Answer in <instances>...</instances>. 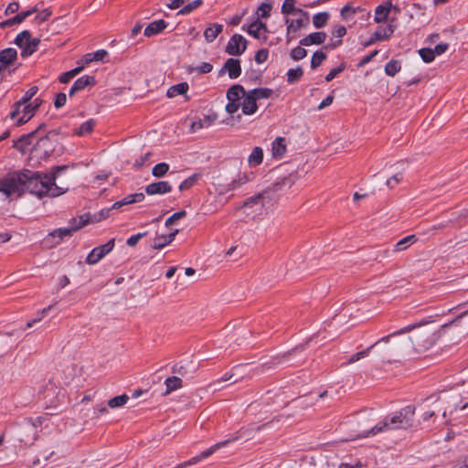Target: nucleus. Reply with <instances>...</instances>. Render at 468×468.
Returning a JSON list of instances; mask_svg holds the SVG:
<instances>
[{"instance_id":"37998d69","label":"nucleus","mask_w":468,"mask_h":468,"mask_svg":"<svg viewBox=\"0 0 468 468\" xmlns=\"http://www.w3.org/2000/svg\"><path fill=\"white\" fill-rule=\"evenodd\" d=\"M360 7H353L350 5H346L341 9V16L344 20H348L353 17L358 11H360Z\"/></svg>"},{"instance_id":"ea45409f","label":"nucleus","mask_w":468,"mask_h":468,"mask_svg":"<svg viewBox=\"0 0 468 468\" xmlns=\"http://www.w3.org/2000/svg\"><path fill=\"white\" fill-rule=\"evenodd\" d=\"M129 400V397L126 394H122L121 396H116L111 399L108 400L107 405L112 408H119L127 403Z\"/></svg>"},{"instance_id":"20e7f679","label":"nucleus","mask_w":468,"mask_h":468,"mask_svg":"<svg viewBox=\"0 0 468 468\" xmlns=\"http://www.w3.org/2000/svg\"><path fill=\"white\" fill-rule=\"evenodd\" d=\"M55 150V144L49 136L47 134L40 137L34 144L31 153L30 160L36 159L37 162L44 160L50 156Z\"/></svg>"},{"instance_id":"f8f14e48","label":"nucleus","mask_w":468,"mask_h":468,"mask_svg":"<svg viewBox=\"0 0 468 468\" xmlns=\"http://www.w3.org/2000/svg\"><path fill=\"white\" fill-rule=\"evenodd\" d=\"M286 27V40L287 43H290L292 39L296 37V33L302 29L306 27L309 25V19H285Z\"/></svg>"},{"instance_id":"9b49d317","label":"nucleus","mask_w":468,"mask_h":468,"mask_svg":"<svg viewBox=\"0 0 468 468\" xmlns=\"http://www.w3.org/2000/svg\"><path fill=\"white\" fill-rule=\"evenodd\" d=\"M247 48V40L239 34H234L229 40L226 52L232 56H240Z\"/></svg>"},{"instance_id":"603ef678","label":"nucleus","mask_w":468,"mask_h":468,"mask_svg":"<svg viewBox=\"0 0 468 468\" xmlns=\"http://www.w3.org/2000/svg\"><path fill=\"white\" fill-rule=\"evenodd\" d=\"M213 66L208 62H203L196 68H190L189 72H197L198 74H206L211 72Z\"/></svg>"},{"instance_id":"4d7b16f0","label":"nucleus","mask_w":468,"mask_h":468,"mask_svg":"<svg viewBox=\"0 0 468 468\" xmlns=\"http://www.w3.org/2000/svg\"><path fill=\"white\" fill-rule=\"evenodd\" d=\"M186 216V212L185 210H180L178 212L174 213L171 217H169L165 220V224L166 227H169V226L173 225L174 223H176L177 220L185 218Z\"/></svg>"},{"instance_id":"bf43d9fd","label":"nucleus","mask_w":468,"mask_h":468,"mask_svg":"<svg viewBox=\"0 0 468 468\" xmlns=\"http://www.w3.org/2000/svg\"><path fill=\"white\" fill-rule=\"evenodd\" d=\"M268 58H269V51H268V49L261 48V49H259L255 53L254 59H255L256 63L261 64V63L265 62L268 59Z\"/></svg>"},{"instance_id":"a211bd4d","label":"nucleus","mask_w":468,"mask_h":468,"mask_svg":"<svg viewBox=\"0 0 468 468\" xmlns=\"http://www.w3.org/2000/svg\"><path fill=\"white\" fill-rule=\"evenodd\" d=\"M172 191V186L168 181H158L145 186L147 195H164Z\"/></svg>"},{"instance_id":"c03bdc74","label":"nucleus","mask_w":468,"mask_h":468,"mask_svg":"<svg viewBox=\"0 0 468 468\" xmlns=\"http://www.w3.org/2000/svg\"><path fill=\"white\" fill-rule=\"evenodd\" d=\"M326 59V54L321 50L319 51H315L313 56H312V59H311V68L312 69H316L317 67H319L323 62L324 60Z\"/></svg>"},{"instance_id":"052dcab7","label":"nucleus","mask_w":468,"mask_h":468,"mask_svg":"<svg viewBox=\"0 0 468 468\" xmlns=\"http://www.w3.org/2000/svg\"><path fill=\"white\" fill-rule=\"evenodd\" d=\"M168 244L169 243L166 239L165 235H158L154 239L153 248L155 250H160Z\"/></svg>"},{"instance_id":"3c124183","label":"nucleus","mask_w":468,"mask_h":468,"mask_svg":"<svg viewBox=\"0 0 468 468\" xmlns=\"http://www.w3.org/2000/svg\"><path fill=\"white\" fill-rule=\"evenodd\" d=\"M468 314V311H465L463 312V314H461L459 316H457L455 319H453L452 321H451L450 323H447V324H444L443 325H441V327L440 328L439 330V334L440 335H444L446 334L447 332V329L455 324V325H459L460 323H461V319L462 317L465 316L466 314Z\"/></svg>"},{"instance_id":"0e129e2a","label":"nucleus","mask_w":468,"mask_h":468,"mask_svg":"<svg viewBox=\"0 0 468 468\" xmlns=\"http://www.w3.org/2000/svg\"><path fill=\"white\" fill-rule=\"evenodd\" d=\"M403 178V176L401 173H398L396 175H394L393 176H391L390 178H388L386 182V185L389 187V188H393L396 185H398Z\"/></svg>"},{"instance_id":"f3484780","label":"nucleus","mask_w":468,"mask_h":468,"mask_svg":"<svg viewBox=\"0 0 468 468\" xmlns=\"http://www.w3.org/2000/svg\"><path fill=\"white\" fill-rule=\"evenodd\" d=\"M95 84L96 80L93 76L84 75L74 81L69 91V96L72 97L77 92L83 90L86 87L94 86Z\"/></svg>"},{"instance_id":"5701e85b","label":"nucleus","mask_w":468,"mask_h":468,"mask_svg":"<svg viewBox=\"0 0 468 468\" xmlns=\"http://www.w3.org/2000/svg\"><path fill=\"white\" fill-rule=\"evenodd\" d=\"M326 37L327 35L324 31L311 33L300 40V46L321 45L325 41Z\"/></svg>"},{"instance_id":"393cba45","label":"nucleus","mask_w":468,"mask_h":468,"mask_svg":"<svg viewBox=\"0 0 468 468\" xmlns=\"http://www.w3.org/2000/svg\"><path fill=\"white\" fill-rule=\"evenodd\" d=\"M392 8V3L387 1L382 5H379L375 9L374 21L376 23H383L388 19V16Z\"/></svg>"},{"instance_id":"6ab92c4d","label":"nucleus","mask_w":468,"mask_h":468,"mask_svg":"<svg viewBox=\"0 0 468 468\" xmlns=\"http://www.w3.org/2000/svg\"><path fill=\"white\" fill-rule=\"evenodd\" d=\"M37 11V7L34 6V7H32V8L27 10V11L20 12L17 15H16L14 17L0 22V28H5V27H12V26H14L16 24H20L26 18H27L28 16H30L31 15H33Z\"/></svg>"},{"instance_id":"09e8293b","label":"nucleus","mask_w":468,"mask_h":468,"mask_svg":"<svg viewBox=\"0 0 468 468\" xmlns=\"http://www.w3.org/2000/svg\"><path fill=\"white\" fill-rule=\"evenodd\" d=\"M419 54H420V58H422V60L426 63H430V62L433 61V59L435 58L434 51L432 50V48H420L419 50Z\"/></svg>"},{"instance_id":"79ce46f5","label":"nucleus","mask_w":468,"mask_h":468,"mask_svg":"<svg viewBox=\"0 0 468 468\" xmlns=\"http://www.w3.org/2000/svg\"><path fill=\"white\" fill-rule=\"evenodd\" d=\"M169 170V165L166 163H159L155 165L152 169V175L154 177H163L166 175Z\"/></svg>"},{"instance_id":"864d4df0","label":"nucleus","mask_w":468,"mask_h":468,"mask_svg":"<svg viewBox=\"0 0 468 468\" xmlns=\"http://www.w3.org/2000/svg\"><path fill=\"white\" fill-rule=\"evenodd\" d=\"M306 55H307L306 49L302 47H296V48H292L290 53L291 58L295 61L303 59V58L306 57Z\"/></svg>"},{"instance_id":"0eeeda50","label":"nucleus","mask_w":468,"mask_h":468,"mask_svg":"<svg viewBox=\"0 0 468 468\" xmlns=\"http://www.w3.org/2000/svg\"><path fill=\"white\" fill-rule=\"evenodd\" d=\"M246 90L243 86L239 84H234L227 90L228 103L226 105V112L229 114H233L240 108V101L246 95Z\"/></svg>"},{"instance_id":"de8ad7c7","label":"nucleus","mask_w":468,"mask_h":468,"mask_svg":"<svg viewBox=\"0 0 468 468\" xmlns=\"http://www.w3.org/2000/svg\"><path fill=\"white\" fill-rule=\"evenodd\" d=\"M295 3L296 0H284L281 9L282 13L283 15L294 14L297 9L295 7Z\"/></svg>"},{"instance_id":"e433bc0d","label":"nucleus","mask_w":468,"mask_h":468,"mask_svg":"<svg viewBox=\"0 0 468 468\" xmlns=\"http://www.w3.org/2000/svg\"><path fill=\"white\" fill-rule=\"evenodd\" d=\"M251 95L255 97L256 101L261 99H268L270 98L273 91L269 88H256L250 90Z\"/></svg>"},{"instance_id":"2f4dec72","label":"nucleus","mask_w":468,"mask_h":468,"mask_svg":"<svg viewBox=\"0 0 468 468\" xmlns=\"http://www.w3.org/2000/svg\"><path fill=\"white\" fill-rule=\"evenodd\" d=\"M418 240L416 235H409L400 240H399L395 245L393 250L395 252L402 251L410 247L411 244H414Z\"/></svg>"},{"instance_id":"39448f33","label":"nucleus","mask_w":468,"mask_h":468,"mask_svg":"<svg viewBox=\"0 0 468 468\" xmlns=\"http://www.w3.org/2000/svg\"><path fill=\"white\" fill-rule=\"evenodd\" d=\"M87 219L82 220L80 219V223L78 225H72L68 228H59L49 234L44 239V242L48 244L49 247H54L60 243V241L65 237H70L73 232L80 229L82 227L87 225Z\"/></svg>"},{"instance_id":"4c0bfd02","label":"nucleus","mask_w":468,"mask_h":468,"mask_svg":"<svg viewBox=\"0 0 468 468\" xmlns=\"http://www.w3.org/2000/svg\"><path fill=\"white\" fill-rule=\"evenodd\" d=\"M303 75V70L301 67H297L296 69H290L287 71V82L290 84H293L299 81Z\"/></svg>"},{"instance_id":"ddd939ff","label":"nucleus","mask_w":468,"mask_h":468,"mask_svg":"<svg viewBox=\"0 0 468 468\" xmlns=\"http://www.w3.org/2000/svg\"><path fill=\"white\" fill-rule=\"evenodd\" d=\"M41 101L39 99L35 100V104H24L22 110L20 109V114L15 119L16 125H22L27 122L36 113L38 107L40 106Z\"/></svg>"},{"instance_id":"5fc2aeb1","label":"nucleus","mask_w":468,"mask_h":468,"mask_svg":"<svg viewBox=\"0 0 468 468\" xmlns=\"http://www.w3.org/2000/svg\"><path fill=\"white\" fill-rule=\"evenodd\" d=\"M271 5L267 3H262L257 10L258 18H267L271 16Z\"/></svg>"},{"instance_id":"473e14b6","label":"nucleus","mask_w":468,"mask_h":468,"mask_svg":"<svg viewBox=\"0 0 468 468\" xmlns=\"http://www.w3.org/2000/svg\"><path fill=\"white\" fill-rule=\"evenodd\" d=\"M263 151L261 147L256 146L253 148L251 154L249 155L248 162L251 167L258 166L262 163Z\"/></svg>"},{"instance_id":"e2e57ef3","label":"nucleus","mask_w":468,"mask_h":468,"mask_svg":"<svg viewBox=\"0 0 468 468\" xmlns=\"http://www.w3.org/2000/svg\"><path fill=\"white\" fill-rule=\"evenodd\" d=\"M52 15V11L50 8H46L42 10L36 16V20L41 24L48 19V17Z\"/></svg>"},{"instance_id":"49530a36","label":"nucleus","mask_w":468,"mask_h":468,"mask_svg":"<svg viewBox=\"0 0 468 468\" xmlns=\"http://www.w3.org/2000/svg\"><path fill=\"white\" fill-rule=\"evenodd\" d=\"M203 4L202 0H194L191 3H188L187 5H184L182 9L179 11V14L181 15H187L194 11L195 9L201 6Z\"/></svg>"},{"instance_id":"a19ab883","label":"nucleus","mask_w":468,"mask_h":468,"mask_svg":"<svg viewBox=\"0 0 468 468\" xmlns=\"http://www.w3.org/2000/svg\"><path fill=\"white\" fill-rule=\"evenodd\" d=\"M112 209L113 208H112V207H109V208H102L98 213H95L93 215H90V223L100 222V221H101L103 219H106L107 218H109L110 212Z\"/></svg>"},{"instance_id":"dca6fc26","label":"nucleus","mask_w":468,"mask_h":468,"mask_svg":"<svg viewBox=\"0 0 468 468\" xmlns=\"http://www.w3.org/2000/svg\"><path fill=\"white\" fill-rule=\"evenodd\" d=\"M269 189H266L261 193H258L249 198H247L241 207L247 208H255L254 211L261 210L264 207L263 199L268 197Z\"/></svg>"},{"instance_id":"2eb2a0df","label":"nucleus","mask_w":468,"mask_h":468,"mask_svg":"<svg viewBox=\"0 0 468 468\" xmlns=\"http://www.w3.org/2000/svg\"><path fill=\"white\" fill-rule=\"evenodd\" d=\"M225 71L228 72L229 77L232 80L237 79L241 74L240 61L238 58H228L219 70V74H223Z\"/></svg>"},{"instance_id":"680f3d73","label":"nucleus","mask_w":468,"mask_h":468,"mask_svg":"<svg viewBox=\"0 0 468 468\" xmlns=\"http://www.w3.org/2000/svg\"><path fill=\"white\" fill-rule=\"evenodd\" d=\"M249 181L248 179V176L243 175V176H239V177L237 179H234L229 185V189H235L237 187H239V186L241 185H244L245 183H247Z\"/></svg>"},{"instance_id":"7c9ffc66","label":"nucleus","mask_w":468,"mask_h":468,"mask_svg":"<svg viewBox=\"0 0 468 468\" xmlns=\"http://www.w3.org/2000/svg\"><path fill=\"white\" fill-rule=\"evenodd\" d=\"M223 26L220 24H213L211 27L206 28L204 37L207 42H213L217 37L222 32Z\"/></svg>"},{"instance_id":"58836bf2","label":"nucleus","mask_w":468,"mask_h":468,"mask_svg":"<svg viewBox=\"0 0 468 468\" xmlns=\"http://www.w3.org/2000/svg\"><path fill=\"white\" fill-rule=\"evenodd\" d=\"M329 14L327 12H322L315 14L313 16V24L316 28L324 27L329 19Z\"/></svg>"},{"instance_id":"8fccbe9b","label":"nucleus","mask_w":468,"mask_h":468,"mask_svg":"<svg viewBox=\"0 0 468 468\" xmlns=\"http://www.w3.org/2000/svg\"><path fill=\"white\" fill-rule=\"evenodd\" d=\"M198 176L193 175L186 179H185L180 185H179V190L181 192L190 189L197 181Z\"/></svg>"},{"instance_id":"aec40b11","label":"nucleus","mask_w":468,"mask_h":468,"mask_svg":"<svg viewBox=\"0 0 468 468\" xmlns=\"http://www.w3.org/2000/svg\"><path fill=\"white\" fill-rule=\"evenodd\" d=\"M240 108L242 110V113L245 115H252L257 112V101L250 90L247 91L246 95L242 98V101H240Z\"/></svg>"},{"instance_id":"b1692460","label":"nucleus","mask_w":468,"mask_h":468,"mask_svg":"<svg viewBox=\"0 0 468 468\" xmlns=\"http://www.w3.org/2000/svg\"><path fill=\"white\" fill-rule=\"evenodd\" d=\"M46 126L45 123H41L39 124L36 130H34L33 132L31 133H28L27 134H24L22 135L18 141L16 143H15V147L20 151V152H25L26 151V148L31 144L32 143V139L35 137V135L37 134V133L40 130H42L44 127Z\"/></svg>"},{"instance_id":"9d476101","label":"nucleus","mask_w":468,"mask_h":468,"mask_svg":"<svg viewBox=\"0 0 468 468\" xmlns=\"http://www.w3.org/2000/svg\"><path fill=\"white\" fill-rule=\"evenodd\" d=\"M115 244V239H112L103 245L94 248L87 256L86 262L90 265L96 264L105 255L111 252Z\"/></svg>"},{"instance_id":"f704fd0d","label":"nucleus","mask_w":468,"mask_h":468,"mask_svg":"<svg viewBox=\"0 0 468 468\" xmlns=\"http://www.w3.org/2000/svg\"><path fill=\"white\" fill-rule=\"evenodd\" d=\"M166 391L165 394H169L182 387V379L178 377H169L165 381Z\"/></svg>"},{"instance_id":"f03ea898","label":"nucleus","mask_w":468,"mask_h":468,"mask_svg":"<svg viewBox=\"0 0 468 468\" xmlns=\"http://www.w3.org/2000/svg\"><path fill=\"white\" fill-rule=\"evenodd\" d=\"M414 415L415 407L411 405L406 406L392 416H387L369 431H365L360 437L366 438L391 429H408L413 425Z\"/></svg>"},{"instance_id":"6e6552de","label":"nucleus","mask_w":468,"mask_h":468,"mask_svg":"<svg viewBox=\"0 0 468 468\" xmlns=\"http://www.w3.org/2000/svg\"><path fill=\"white\" fill-rule=\"evenodd\" d=\"M427 322L426 321H422L419 324H410V325H408L399 331H396L387 336H384L382 337L381 339L378 340L377 342H375L373 345H371L370 346L367 347L366 349L360 351V352H357L356 353V360H360L361 358H364V357H367L370 351L374 348V347H377V346H381L382 344H385L387 345L390 338L392 336H395V335H401V334H404V333H408V332H410L411 330H413L414 328L418 327V326H420L422 324H426Z\"/></svg>"},{"instance_id":"423d86ee","label":"nucleus","mask_w":468,"mask_h":468,"mask_svg":"<svg viewBox=\"0 0 468 468\" xmlns=\"http://www.w3.org/2000/svg\"><path fill=\"white\" fill-rule=\"evenodd\" d=\"M15 43L22 49L21 56L27 58L37 51L40 39L32 38L31 33L24 30L16 36Z\"/></svg>"},{"instance_id":"c85d7f7f","label":"nucleus","mask_w":468,"mask_h":468,"mask_svg":"<svg viewBox=\"0 0 468 468\" xmlns=\"http://www.w3.org/2000/svg\"><path fill=\"white\" fill-rule=\"evenodd\" d=\"M96 121L94 119H90L81 123L79 128L74 129L73 134L78 135L80 137L90 134L92 133Z\"/></svg>"},{"instance_id":"c756f323","label":"nucleus","mask_w":468,"mask_h":468,"mask_svg":"<svg viewBox=\"0 0 468 468\" xmlns=\"http://www.w3.org/2000/svg\"><path fill=\"white\" fill-rule=\"evenodd\" d=\"M395 30V26L389 24L386 27H378L374 33V38L378 41L388 39Z\"/></svg>"},{"instance_id":"a18cd8bd","label":"nucleus","mask_w":468,"mask_h":468,"mask_svg":"<svg viewBox=\"0 0 468 468\" xmlns=\"http://www.w3.org/2000/svg\"><path fill=\"white\" fill-rule=\"evenodd\" d=\"M397 350V346H383L382 352L384 354L380 356L381 361L384 363H391L393 359L390 355L395 353Z\"/></svg>"},{"instance_id":"c9c22d12","label":"nucleus","mask_w":468,"mask_h":468,"mask_svg":"<svg viewBox=\"0 0 468 468\" xmlns=\"http://www.w3.org/2000/svg\"><path fill=\"white\" fill-rule=\"evenodd\" d=\"M400 69L401 63L397 59H391L385 66V73L389 77H394Z\"/></svg>"},{"instance_id":"f257e3e1","label":"nucleus","mask_w":468,"mask_h":468,"mask_svg":"<svg viewBox=\"0 0 468 468\" xmlns=\"http://www.w3.org/2000/svg\"><path fill=\"white\" fill-rule=\"evenodd\" d=\"M67 168V165L55 166L50 173L47 174L28 169L8 174L0 180V191L8 197L15 194L21 196L28 191L39 198L57 197L69 190L68 186L62 187L56 184L58 173Z\"/></svg>"},{"instance_id":"13d9d810","label":"nucleus","mask_w":468,"mask_h":468,"mask_svg":"<svg viewBox=\"0 0 468 468\" xmlns=\"http://www.w3.org/2000/svg\"><path fill=\"white\" fill-rule=\"evenodd\" d=\"M258 27L262 34V41H267V33L269 32L268 27L265 23L261 22L259 18L252 22V27Z\"/></svg>"},{"instance_id":"412c9836","label":"nucleus","mask_w":468,"mask_h":468,"mask_svg":"<svg viewBox=\"0 0 468 468\" xmlns=\"http://www.w3.org/2000/svg\"><path fill=\"white\" fill-rule=\"evenodd\" d=\"M410 341L416 349H428L434 343L429 333L414 335L410 337Z\"/></svg>"},{"instance_id":"72a5a7b5","label":"nucleus","mask_w":468,"mask_h":468,"mask_svg":"<svg viewBox=\"0 0 468 468\" xmlns=\"http://www.w3.org/2000/svg\"><path fill=\"white\" fill-rule=\"evenodd\" d=\"M188 90V84L186 82H181L176 85L171 86L167 91L166 95L168 98H174L177 95H183L186 93Z\"/></svg>"},{"instance_id":"a878e982","label":"nucleus","mask_w":468,"mask_h":468,"mask_svg":"<svg viewBox=\"0 0 468 468\" xmlns=\"http://www.w3.org/2000/svg\"><path fill=\"white\" fill-rule=\"evenodd\" d=\"M144 198H145V196L142 192L131 194V195H128L127 197H125L124 198H122V200L114 202L112 206V208L118 209L126 205L139 203V202H142Z\"/></svg>"},{"instance_id":"4468645a","label":"nucleus","mask_w":468,"mask_h":468,"mask_svg":"<svg viewBox=\"0 0 468 468\" xmlns=\"http://www.w3.org/2000/svg\"><path fill=\"white\" fill-rule=\"evenodd\" d=\"M38 88L32 86L24 94V96L13 105V110L10 112V118L16 119L20 114V108L27 102L37 94Z\"/></svg>"},{"instance_id":"69168bd1","label":"nucleus","mask_w":468,"mask_h":468,"mask_svg":"<svg viewBox=\"0 0 468 468\" xmlns=\"http://www.w3.org/2000/svg\"><path fill=\"white\" fill-rule=\"evenodd\" d=\"M67 101V96L64 92H59L56 95L54 106L58 109L65 105Z\"/></svg>"},{"instance_id":"bb28decb","label":"nucleus","mask_w":468,"mask_h":468,"mask_svg":"<svg viewBox=\"0 0 468 468\" xmlns=\"http://www.w3.org/2000/svg\"><path fill=\"white\" fill-rule=\"evenodd\" d=\"M167 26V23L164 19H159L151 22L144 29V35L146 37L154 36L162 32Z\"/></svg>"},{"instance_id":"1a4fd4ad","label":"nucleus","mask_w":468,"mask_h":468,"mask_svg":"<svg viewBox=\"0 0 468 468\" xmlns=\"http://www.w3.org/2000/svg\"><path fill=\"white\" fill-rule=\"evenodd\" d=\"M427 322L426 321H422L419 324H410V325H408L399 331H396L387 336H384L382 337L381 339L378 340L377 342H375L373 345H371L370 346L367 347L366 349L360 351V352H357L356 353V360H360L361 358H364V357H367L370 351L374 348V347H377V346H381L382 344H385L387 345L390 338L392 336H395V335H401V334H404V333H408V332H410L411 330H413L414 328L418 327V326H420L422 324H426Z\"/></svg>"},{"instance_id":"6e6d98bb","label":"nucleus","mask_w":468,"mask_h":468,"mask_svg":"<svg viewBox=\"0 0 468 468\" xmlns=\"http://www.w3.org/2000/svg\"><path fill=\"white\" fill-rule=\"evenodd\" d=\"M346 69V64L341 63L338 67L332 69L329 73L325 76V81L329 82L333 80L339 73Z\"/></svg>"},{"instance_id":"cd10ccee","label":"nucleus","mask_w":468,"mask_h":468,"mask_svg":"<svg viewBox=\"0 0 468 468\" xmlns=\"http://www.w3.org/2000/svg\"><path fill=\"white\" fill-rule=\"evenodd\" d=\"M272 156L274 158H282L286 153V143L284 137H277L271 145Z\"/></svg>"},{"instance_id":"7ed1b4c3","label":"nucleus","mask_w":468,"mask_h":468,"mask_svg":"<svg viewBox=\"0 0 468 468\" xmlns=\"http://www.w3.org/2000/svg\"><path fill=\"white\" fill-rule=\"evenodd\" d=\"M261 427L262 426H252L250 428H241L237 431L235 436H232L225 441H219V442L212 445L210 448L202 452L200 454L191 458L190 460H188L185 463H180L176 468H185L186 466L196 464L199 461L212 455L217 450L220 449L221 447L226 446L231 442H234L237 440H239V438H241L247 434H250L251 432L261 431Z\"/></svg>"},{"instance_id":"4be33fe9","label":"nucleus","mask_w":468,"mask_h":468,"mask_svg":"<svg viewBox=\"0 0 468 468\" xmlns=\"http://www.w3.org/2000/svg\"><path fill=\"white\" fill-rule=\"evenodd\" d=\"M17 59V51L13 48H7L0 51V67L6 69Z\"/></svg>"},{"instance_id":"774afa93","label":"nucleus","mask_w":468,"mask_h":468,"mask_svg":"<svg viewBox=\"0 0 468 468\" xmlns=\"http://www.w3.org/2000/svg\"><path fill=\"white\" fill-rule=\"evenodd\" d=\"M378 53V50L375 49L370 54L365 56L358 63V67H363L369 63Z\"/></svg>"},{"instance_id":"338daca9","label":"nucleus","mask_w":468,"mask_h":468,"mask_svg":"<svg viewBox=\"0 0 468 468\" xmlns=\"http://www.w3.org/2000/svg\"><path fill=\"white\" fill-rule=\"evenodd\" d=\"M106 413H108V409H107V406L104 405L103 403L99 404L96 407H94V411H93L94 418H99L100 416L104 415Z\"/></svg>"}]
</instances>
